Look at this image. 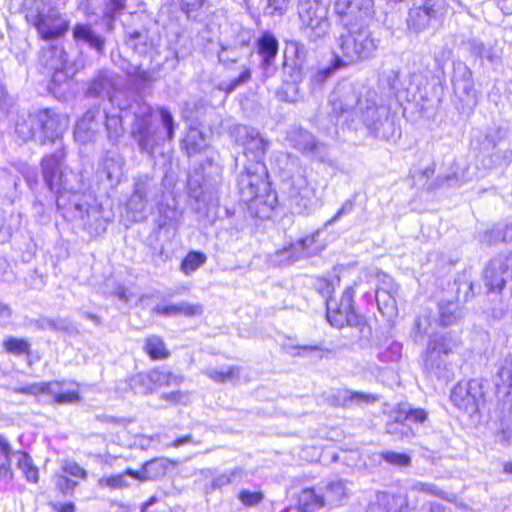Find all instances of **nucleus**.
Returning a JSON list of instances; mask_svg holds the SVG:
<instances>
[{
  "label": "nucleus",
  "instance_id": "nucleus-1",
  "mask_svg": "<svg viewBox=\"0 0 512 512\" xmlns=\"http://www.w3.org/2000/svg\"><path fill=\"white\" fill-rule=\"evenodd\" d=\"M332 111L354 130L362 125L376 138L390 140L399 135L396 116L388 105L377 102V92L365 85L339 83L330 95Z\"/></svg>",
  "mask_w": 512,
  "mask_h": 512
},
{
  "label": "nucleus",
  "instance_id": "nucleus-2",
  "mask_svg": "<svg viewBox=\"0 0 512 512\" xmlns=\"http://www.w3.org/2000/svg\"><path fill=\"white\" fill-rule=\"evenodd\" d=\"M56 206L63 218L74 222L95 237L106 231L109 218L98 204H90L78 191L79 179L73 171L63 172L56 180Z\"/></svg>",
  "mask_w": 512,
  "mask_h": 512
},
{
  "label": "nucleus",
  "instance_id": "nucleus-3",
  "mask_svg": "<svg viewBox=\"0 0 512 512\" xmlns=\"http://www.w3.org/2000/svg\"><path fill=\"white\" fill-rule=\"evenodd\" d=\"M35 117L38 129L37 142L42 145H56V151L45 156L41 162L43 179L47 187L53 190L57 186L56 180L59 175L70 171L63 169L65 153L62 144V135L68 127L69 119L65 114L50 108L35 111Z\"/></svg>",
  "mask_w": 512,
  "mask_h": 512
},
{
  "label": "nucleus",
  "instance_id": "nucleus-4",
  "mask_svg": "<svg viewBox=\"0 0 512 512\" xmlns=\"http://www.w3.org/2000/svg\"><path fill=\"white\" fill-rule=\"evenodd\" d=\"M268 172L265 164H251L237 178V187L242 201L255 209L259 218L269 217L277 204L275 192L268 191Z\"/></svg>",
  "mask_w": 512,
  "mask_h": 512
},
{
  "label": "nucleus",
  "instance_id": "nucleus-5",
  "mask_svg": "<svg viewBox=\"0 0 512 512\" xmlns=\"http://www.w3.org/2000/svg\"><path fill=\"white\" fill-rule=\"evenodd\" d=\"M119 109L125 115L132 114L134 121L131 126V137L142 153L152 155L156 140V128L152 125V109L140 97L134 96L132 102L119 103Z\"/></svg>",
  "mask_w": 512,
  "mask_h": 512
},
{
  "label": "nucleus",
  "instance_id": "nucleus-6",
  "mask_svg": "<svg viewBox=\"0 0 512 512\" xmlns=\"http://www.w3.org/2000/svg\"><path fill=\"white\" fill-rule=\"evenodd\" d=\"M457 346V340L449 333L430 338L422 356L426 373L440 380H450L453 376V366L447 359Z\"/></svg>",
  "mask_w": 512,
  "mask_h": 512
},
{
  "label": "nucleus",
  "instance_id": "nucleus-7",
  "mask_svg": "<svg viewBox=\"0 0 512 512\" xmlns=\"http://www.w3.org/2000/svg\"><path fill=\"white\" fill-rule=\"evenodd\" d=\"M162 195V186L154 177L147 174L134 177L133 192L126 203L131 219L134 222L144 220L146 218L147 206L157 203Z\"/></svg>",
  "mask_w": 512,
  "mask_h": 512
},
{
  "label": "nucleus",
  "instance_id": "nucleus-8",
  "mask_svg": "<svg viewBox=\"0 0 512 512\" xmlns=\"http://www.w3.org/2000/svg\"><path fill=\"white\" fill-rule=\"evenodd\" d=\"M26 20L38 32H67L69 20L50 1L35 0Z\"/></svg>",
  "mask_w": 512,
  "mask_h": 512
},
{
  "label": "nucleus",
  "instance_id": "nucleus-9",
  "mask_svg": "<svg viewBox=\"0 0 512 512\" xmlns=\"http://www.w3.org/2000/svg\"><path fill=\"white\" fill-rule=\"evenodd\" d=\"M354 290L347 287L340 299L329 297L326 300V318L335 328L364 326V318L357 314L353 307Z\"/></svg>",
  "mask_w": 512,
  "mask_h": 512
},
{
  "label": "nucleus",
  "instance_id": "nucleus-10",
  "mask_svg": "<svg viewBox=\"0 0 512 512\" xmlns=\"http://www.w3.org/2000/svg\"><path fill=\"white\" fill-rule=\"evenodd\" d=\"M341 58L349 65L371 57L377 50L380 39L373 34H341L339 38Z\"/></svg>",
  "mask_w": 512,
  "mask_h": 512
},
{
  "label": "nucleus",
  "instance_id": "nucleus-11",
  "mask_svg": "<svg viewBox=\"0 0 512 512\" xmlns=\"http://www.w3.org/2000/svg\"><path fill=\"white\" fill-rule=\"evenodd\" d=\"M485 382L482 379H472L458 383L452 390L450 399L460 410L472 415L485 402Z\"/></svg>",
  "mask_w": 512,
  "mask_h": 512
},
{
  "label": "nucleus",
  "instance_id": "nucleus-12",
  "mask_svg": "<svg viewBox=\"0 0 512 512\" xmlns=\"http://www.w3.org/2000/svg\"><path fill=\"white\" fill-rule=\"evenodd\" d=\"M447 6V0H413L407 19L408 27L416 31L429 28L445 13Z\"/></svg>",
  "mask_w": 512,
  "mask_h": 512
},
{
  "label": "nucleus",
  "instance_id": "nucleus-13",
  "mask_svg": "<svg viewBox=\"0 0 512 512\" xmlns=\"http://www.w3.org/2000/svg\"><path fill=\"white\" fill-rule=\"evenodd\" d=\"M288 201L291 210L296 214H308L320 204L316 188L302 176L293 180Z\"/></svg>",
  "mask_w": 512,
  "mask_h": 512
},
{
  "label": "nucleus",
  "instance_id": "nucleus-14",
  "mask_svg": "<svg viewBox=\"0 0 512 512\" xmlns=\"http://www.w3.org/2000/svg\"><path fill=\"white\" fill-rule=\"evenodd\" d=\"M426 419L427 412L424 409L403 406L395 412L393 419L386 423V432L399 440H408L415 435L410 423H423Z\"/></svg>",
  "mask_w": 512,
  "mask_h": 512
},
{
  "label": "nucleus",
  "instance_id": "nucleus-15",
  "mask_svg": "<svg viewBox=\"0 0 512 512\" xmlns=\"http://www.w3.org/2000/svg\"><path fill=\"white\" fill-rule=\"evenodd\" d=\"M63 34H40L43 44L40 51V64L48 71L73 64L63 47Z\"/></svg>",
  "mask_w": 512,
  "mask_h": 512
},
{
  "label": "nucleus",
  "instance_id": "nucleus-16",
  "mask_svg": "<svg viewBox=\"0 0 512 512\" xmlns=\"http://www.w3.org/2000/svg\"><path fill=\"white\" fill-rule=\"evenodd\" d=\"M235 132L237 141L244 146V154L253 162L252 164H264L269 141L264 139L257 129L246 125L236 126Z\"/></svg>",
  "mask_w": 512,
  "mask_h": 512
},
{
  "label": "nucleus",
  "instance_id": "nucleus-17",
  "mask_svg": "<svg viewBox=\"0 0 512 512\" xmlns=\"http://www.w3.org/2000/svg\"><path fill=\"white\" fill-rule=\"evenodd\" d=\"M118 77L110 71H102L92 81L88 88V95L95 97H108L112 105L116 104L119 107V103L124 104L125 101L132 102L134 94H128L124 92L115 91V87L118 84Z\"/></svg>",
  "mask_w": 512,
  "mask_h": 512
},
{
  "label": "nucleus",
  "instance_id": "nucleus-18",
  "mask_svg": "<svg viewBox=\"0 0 512 512\" xmlns=\"http://www.w3.org/2000/svg\"><path fill=\"white\" fill-rule=\"evenodd\" d=\"M452 83L454 92L459 99L470 109L475 107L478 96L474 87L472 72L467 65L462 62L454 64Z\"/></svg>",
  "mask_w": 512,
  "mask_h": 512
},
{
  "label": "nucleus",
  "instance_id": "nucleus-19",
  "mask_svg": "<svg viewBox=\"0 0 512 512\" xmlns=\"http://www.w3.org/2000/svg\"><path fill=\"white\" fill-rule=\"evenodd\" d=\"M373 0H337L335 11L346 27L363 22L373 13Z\"/></svg>",
  "mask_w": 512,
  "mask_h": 512
},
{
  "label": "nucleus",
  "instance_id": "nucleus-20",
  "mask_svg": "<svg viewBox=\"0 0 512 512\" xmlns=\"http://www.w3.org/2000/svg\"><path fill=\"white\" fill-rule=\"evenodd\" d=\"M298 14L304 29L315 31L326 26L327 8L321 0H299Z\"/></svg>",
  "mask_w": 512,
  "mask_h": 512
},
{
  "label": "nucleus",
  "instance_id": "nucleus-21",
  "mask_svg": "<svg viewBox=\"0 0 512 512\" xmlns=\"http://www.w3.org/2000/svg\"><path fill=\"white\" fill-rule=\"evenodd\" d=\"M507 262L503 260L502 255L494 257L490 260L484 271V283L487 288L488 295L498 297L505 286L509 276Z\"/></svg>",
  "mask_w": 512,
  "mask_h": 512
},
{
  "label": "nucleus",
  "instance_id": "nucleus-22",
  "mask_svg": "<svg viewBox=\"0 0 512 512\" xmlns=\"http://www.w3.org/2000/svg\"><path fill=\"white\" fill-rule=\"evenodd\" d=\"M100 111L98 109H89L84 116L77 122L74 137L76 141L86 144L92 142L100 130Z\"/></svg>",
  "mask_w": 512,
  "mask_h": 512
},
{
  "label": "nucleus",
  "instance_id": "nucleus-23",
  "mask_svg": "<svg viewBox=\"0 0 512 512\" xmlns=\"http://www.w3.org/2000/svg\"><path fill=\"white\" fill-rule=\"evenodd\" d=\"M325 507L333 508L344 505L349 498V489L344 480L319 483Z\"/></svg>",
  "mask_w": 512,
  "mask_h": 512
},
{
  "label": "nucleus",
  "instance_id": "nucleus-24",
  "mask_svg": "<svg viewBox=\"0 0 512 512\" xmlns=\"http://www.w3.org/2000/svg\"><path fill=\"white\" fill-rule=\"evenodd\" d=\"M183 378L170 371L161 370L158 368L150 370L147 374H137L131 380V386L136 389L137 385L145 384L148 381L151 384L158 386H170L180 384Z\"/></svg>",
  "mask_w": 512,
  "mask_h": 512
},
{
  "label": "nucleus",
  "instance_id": "nucleus-25",
  "mask_svg": "<svg viewBox=\"0 0 512 512\" xmlns=\"http://www.w3.org/2000/svg\"><path fill=\"white\" fill-rule=\"evenodd\" d=\"M47 394L53 396L54 403L60 405L76 403L81 399L77 385L65 381L49 382Z\"/></svg>",
  "mask_w": 512,
  "mask_h": 512
},
{
  "label": "nucleus",
  "instance_id": "nucleus-26",
  "mask_svg": "<svg viewBox=\"0 0 512 512\" xmlns=\"http://www.w3.org/2000/svg\"><path fill=\"white\" fill-rule=\"evenodd\" d=\"M124 163V158L118 151L109 150L105 153L101 163V172L105 174L111 185L120 183Z\"/></svg>",
  "mask_w": 512,
  "mask_h": 512
},
{
  "label": "nucleus",
  "instance_id": "nucleus-27",
  "mask_svg": "<svg viewBox=\"0 0 512 512\" xmlns=\"http://www.w3.org/2000/svg\"><path fill=\"white\" fill-rule=\"evenodd\" d=\"M333 398L336 405L344 408L363 406L365 404L374 403L377 401V397L373 394L350 390H339L336 394H334Z\"/></svg>",
  "mask_w": 512,
  "mask_h": 512
},
{
  "label": "nucleus",
  "instance_id": "nucleus-28",
  "mask_svg": "<svg viewBox=\"0 0 512 512\" xmlns=\"http://www.w3.org/2000/svg\"><path fill=\"white\" fill-rule=\"evenodd\" d=\"M166 469L167 466L164 460L155 458L144 463L142 465L141 471H135L133 469L128 468L127 473L129 474V477L133 479L139 481H148L164 476L166 473Z\"/></svg>",
  "mask_w": 512,
  "mask_h": 512
},
{
  "label": "nucleus",
  "instance_id": "nucleus-29",
  "mask_svg": "<svg viewBox=\"0 0 512 512\" xmlns=\"http://www.w3.org/2000/svg\"><path fill=\"white\" fill-rule=\"evenodd\" d=\"M153 312L162 316H178L184 315L187 317L198 316L203 313V307L200 304H190L182 301L177 304L170 305H156Z\"/></svg>",
  "mask_w": 512,
  "mask_h": 512
},
{
  "label": "nucleus",
  "instance_id": "nucleus-30",
  "mask_svg": "<svg viewBox=\"0 0 512 512\" xmlns=\"http://www.w3.org/2000/svg\"><path fill=\"white\" fill-rule=\"evenodd\" d=\"M323 495L318 484L315 487L305 488L298 495V508L301 512H315L324 508Z\"/></svg>",
  "mask_w": 512,
  "mask_h": 512
},
{
  "label": "nucleus",
  "instance_id": "nucleus-31",
  "mask_svg": "<svg viewBox=\"0 0 512 512\" xmlns=\"http://www.w3.org/2000/svg\"><path fill=\"white\" fill-rule=\"evenodd\" d=\"M301 260L293 242L267 255V262L273 267H286Z\"/></svg>",
  "mask_w": 512,
  "mask_h": 512
},
{
  "label": "nucleus",
  "instance_id": "nucleus-32",
  "mask_svg": "<svg viewBox=\"0 0 512 512\" xmlns=\"http://www.w3.org/2000/svg\"><path fill=\"white\" fill-rule=\"evenodd\" d=\"M399 69L384 70L378 77V88L385 98H398Z\"/></svg>",
  "mask_w": 512,
  "mask_h": 512
},
{
  "label": "nucleus",
  "instance_id": "nucleus-33",
  "mask_svg": "<svg viewBox=\"0 0 512 512\" xmlns=\"http://www.w3.org/2000/svg\"><path fill=\"white\" fill-rule=\"evenodd\" d=\"M464 317L463 309L457 301L442 300L439 302V321L442 326L458 323Z\"/></svg>",
  "mask_w": 512,
  "mask_h": 512
},
{
  "label": "nucleus",
  "instance_id": "nucleus-34",
  "mask_svg": "<svg viewBox=\"0 0 512 512\" xmlns=\"http://www.w3.org/2000/svg\"><path fill=\"white\" fill-rule=\"evenodd\" d=\"M320 231L321 229H318L293 242L301 259L313 257L321 252V248L317 245Z\"/></svg>",
  "mask_w": 512,
  "mask_h": 512
},
{
  "label": "nucleus",
  "instance_id": "nucleus-35",
  "mask_svg": "<svg viewBox=\"0 0 512 512\" xmlns=\"http://www.w3.org/2000/svg\"><path fill=\"white\" fill-rule=\"evenodd\" d=\"M121 113L123 112L120 110L117 113L105 111L104 125L108 140L113 144H116L124 135L123 116Z\"/></svg>",
  "mask_w": 512,
  "mask_h": 512
},
{
  "label": "nucleus",
  "instance_id": "nucleus-36",
  "mask_svg": "<svg viewBox=\"0 0 512 512\" xmlns=\"http://www.w3.org/2000/svg\"><path fill=\"white\" fill-rule=\"evenodd\" d=\"M35 112L29 113L26 117L21 116L16 122L15 133L23 142L35 140L37 142V124Z\"/></svg>",
  "mask_w": 512,
  "mask_h": 512
},
{
  "label": "nucleus",
  "instance_id": "nucleus-37",
  "mask_svg": "<svg viewBox=\"0 0 512 512\" xmlns=\"http://www.w3.org/2000/svg\"><path fill=\"white\" fill-rule=\"evenodd\" d=\"M258 53L266 64H270L278 53V41L273 34H262L257 41Z\"/></svg>",
  "mask_w": 512,
  "mask_h": 512
},
{
  "label": "nucleus",
  "instance_id": "nucleus-38",
  "mask_svg": "<svg viewBox=\"0 0 512 512\" xmlns=\"http://www.w3.org/2000/svg\"><path fill=\"white\" fill-rule=\"evenodd\" d=\"M183 144L189 157L202 152L207 147L203 133L196 128H191L188 131L183 140Z\"/></svg>",
  "mask_w": 512,
  "mask_h": 512
},
{
  "label": "nucleus",
  "instance_id": "nucleus-39",
  "mask_svg": "<svg viewBox=\"0 0 512 512\" xmlns=\"http://www.w3.org/2000/svg\"><path fill=\"white\" fill-rule=\"evenodd\" d=\"M495 388L498 394L501 392L504 395L510 394L512 389V361L506 359L498 370L495 377Z\"/></svg>",
  "mask_w": 512,
  "mask_h": 512
},
{
  "label": "nucleus",
  "instance_id": "nucleus-40",
  "mask_svg": "<svg viewBox=\"0 0 512 512\" xmlns=\"http://www.w3.org/2000/svg\"><path fill=\"white\" fill-rule=\"evenodd\" d=\"M347 66L341 56L334 55V58L330 65L318 69L312 76L311 82L314 85L321 86L325 83L337 70Z\"/></svg>",
  "mask_w": 512,
  "mask_h": 512
},
{
  "label": "nucleus",
  "instance_id": "nucleus-41",
  "mask_svg": "<svg viewBox=\"0 0 512 512\" xmlns=\"http://www.w3.org/2000/svg\"><path fill=\"white\" fill-rule=\"evenodd\" d=\"M180 212L168 204H160L157 226L159 229L176 228L180 218Z\"/></svg>",
  "mask_w": 512,
  "mask_h": 512
},
{
  "label": "nucleus",
  "instance_id": "nucleus-42",
  "mask_svg": "<svg viewBox=\"0 0 512 512\" xmlns=\"http://www.w3.org/2000/svg\"><path fill=\"white\" fill-rule=\"evenodd\" d=\"M74 64L66 65V67H60L59 69H52L49 72H52L51 82H50V90L53 93H57V89H60L62 85L68 83V81L75 74Z\"/></svg>",
  "mask_w": 512,
  "mask_h": 512
},
{
  "label": "nucleus",
  "instance_id": "nucleus-43",
  "mask_svg": "<svg viewBox=\"0 0 512 512\" xmlns=\"http://www.w3.org/2000/svg\"><path fill=\"white\" fill-rule=\"evenodd\" d=\"M204 374L217 383L234 382L239 379L240 368L236 366H230L225 370L208 368Z\"/></svg>",
  "mask_w": 512,
  "mask_h": 512
},
{
  "label": "nucleus",
  "instance_id": "nucleus-44",
  "mask_svg": "<svg viewBox=\"0 0 512 512\" xmlns=\"http://www.w3.org/2000/svg\"><path fill=\"white\" fill-rule=\"evenodd\" d=\"M290 141L295 149L307 155L316 139L310 132L299 129L291 134Z\"/></svg>",
  "mask_w": 512,
  "mask_h": 512
},
{
  "label": "nucleus",
  "instance_id": "nucleus-45",
  "mask_svg": "<svg viewBox=\"0 0 512 512\" xmlns=\"http://www.w3.org/2000/svg\"><path fill=\"white\" fill-rule=\"evenodd\" d=\"M144 350L153 360L165 359L169 356V352L166 350L163 340L155 335L146 339Z\"/></svg>",
  "mask_w": 512,
  "mask_h": 512
},
{
  "label": "nucleus",
  "instance_id": "nucleus-46",
  "mask_svg": "<svg viewBox=\"0 0 512 512\" xmlns=\"http://www.w3.org/2000/svg\"><path fill=\"white\" fill-rule=\"evenodd\" d=\"M3 347L7 353L16 356L31 354V344L26 339L11 336L3 342Z\"/></svg>",
  "mask_w": 512,
  "mask_h": 512
},
{
  "label": "nucleus",
  "instance_id": "nucleus-47",
  "mask_svg": "<svg viewBox=\"0 0 512 512\" xmlns=\"http://www.w3.org/2000/svg\"><path fill=\"white\" fill-rule=\"evenodd\" d=\"M207 260L204 253L199 251H191L182 260L180 269L185 275H189L201 267Z\"/></svg>",
  "mask_w": 512,
  "mask_h": 512
},
{
  "label": "nucleus",
  "instance_id": "nucleus-48",
  "mask_svg": "<svg viewBox=\"0 0 512 512\" xmlns=\"http://www.w3.org/2000/svg\"><path fill=\"white\" fill-rule=\"evenodd\" d=\"M126 0H109L105 7L104 17L109 30H116V18L125 9Z\"/></svg>",
  "mask_w": 512,
  "mask_h": 512
},
{
  "label": "nucleus",
  "instance_id": "nucleus-49",
  "mask_svg": "<svg viewBox=\"0 0 512 512\" xmlns=\"http://www.w3.org/2000/svg\"><path fill=\"white\" fill-rule=\"evenodd\" d=\"M245 46V40H240L233 45H227L223 42L221 43V50L218 53V58L220 62L223 63H234L237 61L239 54V48Z\"/></svg>",
  "mask_w": 512,
  "mask_h": 512
},
{
  "label": "nucleus",
  "instance_id": "nucleus-50",
  "mask_svg": "<svg viewBox=\"0 0 512 512\" xmlns=\"http://www.w3.org/2000/svg\"><path fill=\"white\" fill-rule=\"evenodd\" d=\"M10 51L15 54L19 62H24L26 52L30 49V44L25 34H13L10 38Z\"/></svg>",
  "mask_w": 512,
  "mask_h": 512
},
{
  "label": "nucleus",
  "instance_id": "nucleus-51",
  "mask_svg": "<svg viewBox=\"0 0 512 512\" xmlns=\"http://www.w3.org/2000/svg\"><path fill=\"white\" fill-rule=\"evenodd\" d=\"M411 491H419L425 494H429L444 500H449V493L440 489L433 483H426L422 481H415L410 486Z\"/></svg>",
  "mask_w": 512,
  "mask_h": 512
},
{
  "label": "nucleus",
  "instance_id": "nucleus-52",
  "mask_svg": "<svg viewBox=\"0 0 512 512\" xmlns=\"http://www.w3.org/2000/svg\"><path fill=\"white\" fill-rule=\"evenodd\" d=\"M396 292V289L391 287L390 289H384V288H378L376 290V301L379 310L385 309H394L395 307V299H394V293Z\"/></svg>",
  "mask_w": 512,
  "mask_h": 512
},
{
  "label": "nucleus",
  "instance_id": "nucleus-53",
  "mask_svg": "<svg viewBox=\"0 0 512 512\" xmlns=\"http://www.w3.org/2000/svg\"><path fill=\"white\" fill-rule=\"evenodd\" d=\"M380 457L387 463L397 467H408L411 465V457L406 453L384 451L380 453Z\"/></svg>",
  "mask_w": 512,
  "mask_h": 512
},
{
  "label": "nucleus",
  "instance_id": "nucleus-54",
  "mask_svg": "<svg viewBox=\"0 0 512 512\" xmlns=\"http://www.w3.org/2000/svg\"><path fill=\"white\" fill-rule=\"evenodd\" d=\"M242 474L243 471L241 468H235L231 471L224 472L213 478L211 486L213 489H220L223 486L233 483L237 477L241 478Z\"/></svg>",
  "mask_w": 512,
  "mask_h": 512
},
{
  "label": "nucleus",
  "instance_id": "nucleus-55",
  "mask_svg": "<svg viewBox=\"0 0 512 512\" xmlns=\"http://www.w3.org/2000/svg\"><path fill=\"white\" fill-rule=\"evenodd\" d=\"M127 476H129V474L127 473L126 470L125 472L120 474L102 477L99 479L98 483L99 486L101 487L120 489L128 486Z\"/></svg>",
  "mask_w": 512,
  "mask_h": 512
},
{
  "label": "nucleus",
  "instance_id": "nucleus-56",
  "mask_svg": "<svg viewBox=\"0 0 512 512\" xmlns=\"http://www.w3.org/2000/svg\"><path fill=\"white\" fill-rule=\"evenodd\" d=\"M309 156L312 157V159L327 164L329 166L333 165V162L329 156V151L327 145H325L322 142L315 141L314 145L312 146V149L308 152Z\"/></svg>",
  "mask_w": 512,
  "mask_h": 512
},
{
  "label": "nucleus",
  "instance_id": "nucleus-57",
  "mask_svg": "<svg viewBox=\"0 0 512 512\" xmlns=\"http://www.w3.org/2000/svg\"><path fill=\"white\" fill-rule=\"evenodd\" d=\"M49 329L56 332H71L72 324L67 318L44 317V330Z\"/></svg>",
  "mask_w": 512,
  "mask_h": 512
},
{
  "label": "nucleus",
  "instance_id": "nucleus-58",
  "mask_svg": "<svg viewBox=\"0 0 512 512\" xmlns=\"http://www.w3.org/2000/svg\"><path fill=\"white\" fill-rule=\"evenodd\" d=\"M467 179L459 177L457 173H452L446 176H438L435 180L434 185H430L428 189L440 188V187H455L465 183Z\"/></svg>",
  "mask_w": 512,
  "mask_h": 512
},
{
  "label": "nucleus",
  "instance_id": "nucleus-59",
  "mask_svg": "<svg viewBox=\"0 0 512 512\" xmlns=\"http://www.w3.org/2000/svg\"><path fill=\"white\" fill-rule=\"evenodd\" d=\"M402 345L398 342H392L389 347L378 354L382 362H394L401 357Z\"/></svg>",
  "mask_w": 512,
  "mask_h": 512
},
{
  "label": "nucleus",
  "instance_id": "nucleus-60",
  "mask_svg": "<svg viewBox=\"0 0 512 512\" xmlns=\"http://www.w3.org/2000/svg\"><path fill=\"white\" fill-rule=\"evenodd\" d=\"M354 210V202L350 199L346 200L341 208L332 216L329 220H327L324 225L323 229H327L329 226L334 225L337 221H339L342 217L349 215Z\"/></svg>",
  "mask_w": 512,
  "mask_h": 512
},
{
  "label": "nucleus",
  "instance_id": "nucleus-61",
  "mask_svg": "<svg viewBox=\"0 0 512 512\" xmlns=\"http://www.w3.org/2000/svg\"><path fill=\"white\" fill-rule=\"evenodd\" d=\"M238 498L244 506L250 507L259 504L263 500L264 495L260 491L242 490Z\"/></svg>",
  "mask_w": 512,
  "mask_h": 512
},
{
  "label": "nucleus",
  "instance_id": "nucleus-62",
  "mask_svg": "<svg viewBox=\"0 0 512 512\" xmlns=\"http://www.w3.org/2000/svg\"><path fill=\"white\" fill-rule=\"evenodd\" d=\"M75 39L79 41H83L87 43L92 48L96 49L98 52H101L104 46V39L100 34H74Z\"/></svg>",
  "mask_w": 512,
  "mask_h": 512
},
{
  "label": "nucleus",
  "instance_id": "nucleus-63",
  "mask_svg": "<svg viewBox=\"0 0 512 512\" xmlns=\"http://www.w3.org/2000/svg\"><path fill=\"white\" fill-rule=\"evenodd\" d=\"M265 4L264 12L269 15H282L287 8V0H261Z\"/></svg>",
  "mask_w": 512,
  "mask_h": 512
},
{
  "label": "nucleus",
  "instance_id": "nucleus-64",
  "mask_svg": "<svg viewBox=\"0 0 512 512\" xmlns=\"http://www.w3.org/2000/svg\"><path fill=\"white\" fill-rule=\"evenodd\" d=\"M250 78H251L250 69L245 68L238 77L229 81V83H227L223 89L227 93H231V92L235 91L238 87L247 83L250 80Z\"/></svg>",
  "mask_w": 512,
  "mask_h": 512
}]
</instances>
